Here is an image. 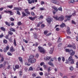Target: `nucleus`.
Returning a JSON list of instances; mask_svg holds the SVG:
<instances>
[{"mask_svg":"<svg viewBox=\"0 0 78 78\" xmlns=\"http://www.w3.org/2000/svg\"><path fill=\"white\" fill-rule=\"evenodd\" d=\"M44 59L45 61H48L49 60V57H45L44 58Z\"/></svg>","mask_w":78,"mask_h":78,"instance_id":"obj_28","label":"nucleus"},{"mask_svg":"<svg viewBox=\"0 0 78 78\" xmlns=\"http://www.w3.org/2000/svg\"><path fill=\"white\" fill-rule=\"evenodd\" d=\"M31 14L32 16H34V15H35L34 13L33 12H31Z\"/></svg>","mask_w":78,"mask_h":78,"instance_id":"obj_60","label":"nucleus"},{"mask_svg":"<svg viewBox=\"0 0 78 78\" xmlns=\"http://www.w3.org/2000/svg\"><path fill=\"white\" fill-rule=\"evenodd\" d=\"M62 61L63 62H64V61H65V58H64V57H62Z\"/></svg>","mask_w":78,"mask_h":78,"instance_id":"obj_59","label":"nucleus"},{"mask_svg":"<svg viewBox=\"0 0 78 78\" xmlns=\"http://www.w3.org/2000/svg\"><path fill=\"white\" fill-rule=\"evenodd\" d=\"M48 75H49V74L48 73H46L45 74V76L46 78H49V76H48Z\"/></svg>","mask_w":78,"mask_h":78,"instance_id":"obj_35","label":"nucleus"},{"mask_svg":"<svg viewBox=\"0 0 78 78\" xmlns=\"http://www.w3.org/2000/svg\"><path fill=\"white\" fill-rule=\"evenodd\" d=\"M4 12H6V13H9L11 16H12V15H13V14H12V12L11 10H8V11L5 10L4 11Z\"/></svg>","mask_w":78,"mask_h":78,"instance_id":"obj_8","label":"nucleus"},{"mask_svg":"<svg viewBox=\"0 0 78 78\" xmlns=\"http://www.w3.org/2000/svg\"><path fill=\"white\" fill-rule=\"evenodd\" d=\"M48 33V31L47 30H45L44 31V35H46V36H49V34L47 35Z\"/></svg>","mask_w":78,"mask_h":78,"instance_id":"obj_14","label":"nucleus"},{"mask_svg":"<svg viewBox=\"0 0 78 78\" xmlns=\"http://www.w3.org/2000/svg\"><path fill=\"white\" fill-rule=\"evenodd\" d=\"M44 64H45L44 62H41L40 64V65L41 66H43V65H44Z\"/></svg>","mask_w":78,"mask_h":78,"instance_id":"obj_48","label":"nucleus"},{"mask_svg":"<svg viewBox=\"0 0 78 78\" xmlns=\"http://www.w3.org/2000/svg\"><path fill=\"white\" fill-rule=\"evenodd\" d=\"M75 2V0H70L68 1L69 3H73Z\"/></svg>","mask_w":78,"mask_h":78,"instance_id":"obj_20","label":"nucleus"},{"mask_svg":"<svg viewBox=\"0 0 78 78\" xmlns=\"http://www.w3.org/2000/svg\"><path fill=\"white\" fill-rule=\"evenodd\" d=\"M69 69L70 71H72L73 70V66H70L69 67Z\"/></svg>","mask_w":78,"mask_h":78,"instance_id":"obj_37","label":"nucleus"},{"mask_svg":"<svg viewBox=\"0 0 78 78\" xmlns=\"http://www.w3.org/2000/svg\"><path fill=\"white\" fill-rule=\"evenodd\" d=\"M58 42H61V38H60V37H59L58 38V41H57Z\"/></svg>","mask_w":78,"mask_h":78,"instance_id":"obj_47","label":"nucleus"},{"mask_svg":"<svg viewBox=\"0 0 78 78\" xmlns=\"http://www.w3.org/2000/svg\"><path fill=\"white\" fill-rule=\"evenodd\" d=\"M27 1L29 4H31L32 3V2L31 0H27Z\"/></svg>","mask_w":78,"mask_h":78,"instance_id":"obj_44","label":"nucleus"},{"mask_svg":"<svg viewBox=\"0 0 78 78\" xmlns=\"http://www.w3.org/2000/svg\"><path fill=\"white\" fill-rule=\"evenodd\" d=\"M18 11H21L22 10V8L20 7L18 8Z\"/></svg>","mask_w":78,"mask_h":78,"instance_id":"obj_64","label":"nucleus"},{"mask_svg":"<svg viewBox=\"0 0 78 78\" xmlns=\"http://www.w3.org/2000/svg\"><path fill=\"white\" fill-rule=\"evenodd\" d=\"M41 5H45V2H44L43 1H41Z\"/></svg>","mask_w":78,"mask_h":78,"instance_id":"obj_52","label":"nucleus"},{"mask_svg":"<svg viewBox=\"0 0 78 78\" xmlns=\"http://www.w3.org/2000/svg\"><path fill=\"white\" fill-rule=\"evenodd\" d=\"M3 36H4L3 34V33H2L1 35H0V38H2V37H3Z\"/></svg>","mask_w":78,"mask_h":78,"instance_id":"obj_50","label":"nucleus"},{"mask_svg":"<svg viewBox=\"0 0 78 78\" xmlns=\"http://www.w3.org/2000/svg\"><path fill=\"white\" fill-rule=\"evenodd\" d=\"M5 23L7 26H8V27H10L11 26V24L9 22H8L7 21H5Z\"/></svg>","mask_w":78,"mask_h":78,"instance_id":"obj_16","label":"nucleus"},{"mask_svg":"<svg viewBox=\"0 0 78 78\" xmlns=\"http://www.w3.org/2000/svg\"><path fill=\"white\" fill-rule=\"evenodd\" d=\"M15 68H16V69H19V65H15Z\"/></svg>","mask_w":78,"mask_h":78,"instance_id":"obj_41","label":"nucleus"},{"mask_svg":"<svg viewBox=\"0 0 78 78\" xmlns=\"http://www.w3.org/2000/svg\"><path fill=\"white\" fill-rule=\"evenodd\" d=\"M53 58H51L50 61H49V65L50 66H51V67H54V64H53V63L51 62H53Z\"/></svg>","mask_w":78,"mask_h":78,"instance_id":"obj_3","label":"nucleus"},{"mask_svg":"<svg viewBox=\"0 0 78 78\" xmlns=\"http://www.w3.org/2000/svg\"><path fill=\"white\" fill-rule=\"evenodd\" d=\"M62 45V43H60V44H58V47H61V46Z\"/></svg>","mask_w":78,"mask_h":78,"instance_id":"obj_58","label":"nucleus"},{"mask_svg":"<svg viewBox=\"0 0 78 78\" xmlns=\"http://www.w3.org/2000/svg\"><path fill=\"white\" fill-rule=\"evenodd\" d=\"M58 9L59 11H62V7H61L59 8Z\"/></svg>","mask_w":78,"mask_h":78,"instance_id":"obj_38","label":"nucleus"},{"mask_svg":"<svg viewBox=\"0 0 78 78\" xmlns=\"http://www.w3.org/2000/svg\"><path fill=\"white\" fill-rule=\"evenodd\" d=\"M53 17L55 20H58L59 17H58V15H55L53 16Z\"/></svg>","mask_w":78,"mask_h":78,"instance_id":"obj_12","label":"nucleus"},{"mask_svg":"<svg viewBox=\"0 0 78 78\" xmlns=\"http://www.w3.org/2000/svg\"><path fill=\"white\" fill-rule=\"evenodd\" d=\"M16 14H18V15H19V16H21V15L20 12L18 10L16 11Z\"/></svg>","mask_w":78,"mask_h":78,"instance_id":"obj_34","label":"nucleus"},{"mask_svg":"<svg viewBox=\"0 0 78 78\" xmlns=\"http://www.w3.org/2000/svg\"><path fill=\"white\" fill-rule=\"evenodd\" d=\"M35 39H37V35L36 34H35L34 36Z\"/></svg>","mask_w":78,"mask_h":78,"instance_id":"obj_53","label":"nucleus"},{"mask_svg":"<svg viewBox=\"0 0 78 78\" xmlns=\"http://www.w3.org/2000/svg\"><path fill=\"white\" fill-rule=\"evenodd\" d=\"M72 23L73 24H74V25H76V22H75V21H74V20H72Z\"/></svg>","mask_w":78,"mask_h":78,"instance_id":"obj_45","label":"nucleus"},{"mask_svg":"<svg viewBox=\"0 0 78 78\" xmlns=\"http://www.w3.org/2000/svg\"><path fill=\"white\" fill-rule=\"evenodd\" d=\"M22 16L21 17V18H23V17H25L27 15L25 14V12H22Z\"/></svg>","mask_w":78,"mask_h":78,"instance_id":"obj_21","label":"nucleus"},{"mask_svg":"<svg viewBox=\"0 0 78 78\" xmlns=\"http://www.w3.org/2000/svg\"><path fill=\"white\" fill-rule=\"evenodd\" d=\"M10 21H14V19L12 18H10Z\"/></svg>","mask_w":78,"mask_h":78,"instance_id":"obj_54","label":"nucleus"},{"mask_svg":"<svg viewBox=\"0 0 78 78\" xmlns=\"http://www.w3.org/2000/svg\"><path fill=\"white\" fill-rule=\"evenodd\" d=\"M42 23V22H39V23L37 24V27H40V25H41Z\"/></svg>","mask_w":78,"mask_h":78,"instance_id":"obj_26","label":"nucleus"},{"mask_svg":"<svg viewBox=\"0 0 78 78\" xmlns=\"http://www.w3.org/2000/svg\"><path fill=\"white\" fill-rule=\"evenodd\" d=\"M43 73L42 72H41L39 73V74L41 76H42V75H43Z\"/></svg>","mask_w":78,"mask_h":78,"instance_id":"obj_62","label":"nucleus"},{"mask_svg":"<svg viewBox=\"0 0 78 78\" xmlns=\"http://www.w3.org/2000/svg\"><path fill=\"white\" fill-rule=\"evenodd\" d=\"M58 61H61V58L60 57H59L58 58Z\"/></svg>","mask_w":78,"mask_h":78,"instance_id":"obj_57","label":"nucleus"},{"mask_svg":"<svg viewBox=\"0 0 78 78\" xmlns=\"http://www.w3.org/2000/svg\"><path fill=\"white\" fill-rule=\"evenodd\" d=\"M9 30L11 31H13V32H15V31H16V30L12 28H10L9 29Z\"/></svg>","mask_w":78,"mask_h":78,"instance_id":"obj_24","label":"nucleus"},{"mask_svg":"<svg viewBox=\"0 0 78 78\" xmlns=\"http://www.w3.org/2000/svg\"><path fill=\"white\" fill-rule=\"evenodd\" d=\"M9 45H7L6 46L5 49H6V50H9Z\"/></svg>","mask_w":78,"mask_h":78,"instance_id":"obj_40","label":"nucleus"},{"mask_svg":"<svg viewBox=\"0 0 78 78\" xmlns=\"http://www.w3.org/2000/svg\"><path fill=\"white\" fill-rule=\"evenodd\" d=\"M51 18L49 19V24H50L51 23Z\"/></svg>","mask_w":78,"mask_h":78,"instance_id":"obj_56","label":"nucleus"},{"mask_svg":"<svg viewBox=\"0 0 78 78\" xmlns=\"http://www.w3.org/2000/svg\"><path fill=\"white\" fill-rule=\"evenodd\" d=\"M36 18H37V16H35L33 18L32 17H29V19H30V20H32V21H34V20L36 19Z\"/></svg>","mask_w":78,"mask_h":78,"instance_id":"obj_9","label":"nucleus"},{"mask_svg":"<svg viewBox=\"0 0 78 78\" xmlns=\"http://www.w3.org/2000/svg\"><path fill=\"white\" fill-rule=\"evenodd\" d=\"M54 50V48H51L50 51H49V53L50 54H52L53 53V51Z\"/></svg>","mask_w":78,"mask_h":78,"instance_id":"obj_15","label":"nucleus"},{"mask_svg":"<svg viewBox=\"0 0 78 78\" xmlns=\"http://www.w3.org/2000/svg\"><path fill=\"white\" fill-rule=\"evenodd\" d=\"M64 16L63 15H61L60 16H59L58 17V20L59 21H61L62 22V21H63L64 20Z\"/></svg>","mask_w":78,"mask_h":78,"instance_id":"obj_5","label":"nucleus"},{"mask_svg":"<svg viewBox=\"0 0 78 78\" xmlns=\"http://www.w3.org/2000/svg\"><path fill=\"white\" fill-rule=\"evenodd\" d=\"M72 16V15H70V16L66 15V17L67 18V20H64L65 22H67L68 20H70V18H71Z\"/></svg>","mask_w":78,"mask_h":78,"instance_id":"obj_6","label":"nucleus"},{"mask_svg":"<svg viewBox=\"0 0 78 78\" xmlns=\"http://www.w3.org/2000/svg\"><path fill=\"white\" fill-rule=\"evenodd\" d=\"M3 67V64H0V69H2V67Z\"/></svg>","mask_w":78,"mask_h":78,"instance_id":"obj_61","label":"nucleus"},{"mask_svg":"<svg viewBox=\"0 0 78 78\" xmlns=\"http://www.w3.org/2000/svg\"><path fill=\"white\" fill-rule=\"evenodd\" d=\"M40 10H41V11H44V10H45V8H40Z\"/></svg>","mask_w":78,"mask_h":78,"instance_id":"obj_51","label":"nucleus"},{"mask_svg":"<svg viewBox=\"0 0 78 78\" xmlns=\"http://www.w3.org/2000/svg\"><path fill=\"white\" fill-rule=\"evenodd\" d=\"M24 11L26 12V13L28 14V15H30V12L28 11V9H24Z\"/></svg>","mask_w":78,"mask_h":78,"instance_id":"obj_11","label":"nucleus"},{"mask_svg":"<svg viewBox=\"0 0 78 78\" xmlns=\"http://www.w3.org/2000/svg\"><path fill=\"white\" fill-rule=\"evenodd\" d=\"M19 61H20L21 62H23V59H22V57H19Z\"/></svg>","mask_w":78,"mask_h":78,"instance_id":"obj_29","label":"nucleus"},{"mask_svg":"<svg viewBox=\"0 0 78 78\" xmlns=\"http://www.w3.org/2000/svg\"><path fill=\"white\" fill-rule=\"evenodd\" d=\"M37 75V74H36V73H34L32 74V76L34 77H35V76H36Z\"/></svg>","mask_w":78,"mask_h":78,"instance_id":"obj_43","label":"nucleus"},{"mask_svg":"<svg viewBox=\"0 0 78 78\" xmlns=\"http://www.w3.org/2000/svg\"><path fill=\"white\" fill-rule=\"evenodd\" d=\"M3 43H4V44H7V43H8V41H7V40L5 39H4L3 41Z\"/></svg>","mask_w":78,"mask_h":78,"instance_id":"obj_31","label":"nucleus"},{"mask_svg":"<svg viewBox=\"0 0 78 78\" xmlns=\"http://www.w3.org/2000/svg\"><path fill=\"white\" fill-rule=\"evenodd\" d=\"M34 56L33 55H31L29 57V59H28V60L32 59H34Z\"/></svg>","mask_w":78,"mask_h":78,"instance_id":"obj_17","label":"nucleus"},{"mask_svg":"<svg viewBox=\"0 0 78 78\" xmlns=\"http://www.w3.org/2000/svg\"><path fill=\"white\" fill-rule=\"evenodd\" d=\"M72 45L70 44H69L68 45L67 47H69V48H72Z\"/></svg>","mask_w":78,"mask_h":78,"instance_id":"obj_49","label":"nucleus"},{"mask_svg":"<svg viewBox=\"0 0 78 78\" xmlns=\"http://www.w3.org/2000/svg\"><path fill=\"white\" fill-rule=\"evenodd\" d=\"M66 24H65V23H62V24L60 25V27L61 28H64Z\"/></svg>","mask_w":78,"mask_h":78,"instance_id":"obj_22","label":"nucleus"},{"mask_svg":"<svg viewBox=\"0 0 78 78\" xmlns=\"http://www.w3.org/2000/svg\"><path fill=\"white\" fill-rule=\"evenodd\" d=\"M72 51V50H70V49H65V51H66V52H69V53H70V52L71 51Z\"/></svg>","mask_w":78,"mask_h":78,"instance_id":"obj_18","label":"nucleus"},{"mask_svg":"<svg viewBox=\"0 0 78 78\" xmlns=\"http://www.w3.org/2000/svg\"><path fill=\"white\" fill-rule=\"evenodd\" d=\"M71 52H70V56H73V55H75V51H73V50H72Z\"/></svg>","mask_w":78,"mask_h":78,"instance_id":"obj_10","label":"nucleus"},{"mask_svg":"<svg viewBox=\"0 0 78 78\" xmlns=\"http://www.w3.org/2000/svg\"><path fill=\"white\" fill-rule=\"evenodd\" d=\"M68 30H66V32L68 34H71V32H70V28L69 27H67Z\"/></svg>","mask_w":78,"mask_h":78,"instance_id":"obj_13","label":"nucleus"},{"mask_svg":"<svg viewBox=\"0 0 78 78\" xmlns=\"http://www.w3.org/2000/svg\"><path fill=\"white\" fill-rule=\"evenodd\" d=\"M15 51H16V50L14 48L13 46H12L10 47L9 51L11 52V53H13V52H14Z\"/></svg>","mask_w":78,"mask_h":78,"instance_id":"obj_7","label":"nucleus"},{"mask_svg":"<svg viewBox=\"0 0 78 78\" xmlns=\"http://www.w3.org/2000/svg\"><path fill=\"white\" fill-rule=\"evenodd\" d=\"M43 67H44V69H47V68H48V66L46 65H43Z\"/></svg>","mask_w":78,"mask_h":78,"instance_id":"obj_46","label":"nucleus"},{"mask_svg":"<svg viewBox=\"0 0 78 78\" xmlns=\"http://www.w3.org/2000/svg\"><path fill=\"white\" fill-rule=\"evenodd\" d=\"M68 59L69 61H71L70 62V64H74V60L72 58V56H70L69 57Z\"/></svg>","mask_w":78,"mask_h":78,"instance_id":"obj_4","label":"nucleus"},{"mask_svg":"<svg viewBox=\"0 0 78 78\" xmlns=\"http://www.w3.org/2000/svg\"><path fill=\"white\" fill-rule=\"evenodd\" d=\"M17 25L18 26H20L22 25V23H21V22H19L17 23Z\"/></svg>","mask_w":78,"mask_h":78,"instance_id":"obj_33","label":"nucleus"},{"mask_svg":"<svg viewBox=\"0 0 78 78\" xmlns=\"http://www.w3.org/2000/svg\"><path fill=\"white\" fill-rule=\"evenodd\" d=\"M52 8H53V9H54L55 11L56 12H57V11H58V9H57V8L55 6H53L52 7Z\"/></svg>","mask_w":78,"mask_h":78,"instance_id":"obj_19","label":"nucleus"},{"mask_svg":"<svg viewBox=\"0 0 78 78\" xmlns=\"http://www.w3.org/2000/svg\"><path fill=\"white\" fill-rule=\"evenodd\" d=\"M38 57H39V54H37L35 56L36 58H38Z\"/></svg>","mask_w":78,"mask_h":78,"instance_id":"obj_55","label":"nucleus"},{"mask_svg":"<svg viewBox=\"0 0 78 78\" xmlns=\"http://www.w3.org/2000/svg\"><path fill=\"white\" fill-rule=\"evenodd\" d=\"M4 61V57L3 56L1 57V59L0 61V62H2Z\"/></svg>","mask_w":78,"mask_h":78,"instance_id":"obj_25","label":"nucleus"},{"mask_svg":"<svg viewBox=\"0 0 78 78\" xmlns=\"http://www.w3.org/2000/svg\"><path fill=\"white\" fill-rule=\"evenodd\" d=\"M14 45L15 46H17V44H16V39H14Z\"/></svg>","mask_w":78,"mask_h":78,"instance_id":"obj_32","label":"nucleus"},{"mask_svg":"<svg viewBox=\"0 0 78 78\" xmlns=\"http://www.w3.org/2000/svg\"><path fill=\"white\" fill-rule=\"evenodd\" d=\"M45 25L44 24H42L41 25V28H44L45 27Z\"/></svg>","mask_w":78,"mask_h":78,"instance_id":"obj_42","label":"nucleus"},{"mask_svg":"<svg viewBox=\"0 0 78 78\" xmlns=\"http://www.w3.org/2000/svg\"><path fill=\"white\" fill-rule=\"evenodd\" d=\"M72 48H73V49H76V46L75 45V44H73L72 46Z\"/></svg>","mask_w":78,"mask_h":78,"instance_id":"obj_23","label":"nucleus"},{"mask_svg":"<svg viewBox=\"0 0 78 78\" xmlns=\"http://www.w3.org/2000/svg\"><path fill=\"white\" fill-rule=\"evenodd\" d=\"M38 50L41 53L44 54L45 53V50L43 48V47H41V46H39L38 47Z\"/></svg>","mask_w":78,"mask_h":78,"instance_id":"obj_1","label":"nucleus"},{"mask_svg":"<svg viewBox=\"0 0 78 78\" xmlns=\"http://www.w3.org/2000/svg\"><path fill=\"white\" fill-rule=\"evenodd\" d=\"M7 55L9 56H12V54H11V52H7Z\"/></svg>","mask_w":78,"mask_h":78,"instance_id":"obj_39","label":"nucleus"},{"mask_svg":"<svg viewBox=\"0 0 78 78\" xmlns=\"http://www.w3.org/2000/svg\"><path fill=\"white\" fill-rule=\"evenodd\" d=\"M1 30L3 31H6V29L5 27H1Z\"/></svg>","mask_w":78,"mask_h":78,"instance_id":"obj_27","label":"nucleus"},{"mask_svg":"<svg viewBox=\"0 0 78 78\" xmlns=\"http://www.w3.org/2000/svg\"><path fill=\"white\" fill-rule=\"evenodd\" d=\"M8 8H10V9H12V8H13V6L12 5H8L7 6Z\"/></svg>","mask_w":78,"mask_h":78,"instance_id":"obj_30","label":"nucleus"},{"mask_svg":"<svg viewBox=\"0 0 78 78\" xmlns=\"http://www.w3.org/2000/svg\"><path fill=\"white\" fill-rule=\"evenodd\" d=\"M28 62H30L31 64H34L36 61V60L35 58H33L30 60H28Z\"/></svg>","mask_w":78,"mask_h":78,"instance_id":"obj_2","label":"nucleus"},{"mask_svg":"<svg viewBox=\"0 0 78 78\" xmlns=\"http://www.w3.org/2000/svg\"><path fill=\"white\" fill-rule=\"evenodd\" d=\"M9 34H10L11 36H12V34H13V33L11 31H9Z\"/></svg>","mask_w":78,"mask_h":78,"instance_id":"obj_36","label":"nucleus"},{"mask_svg":"<svg viewBox=\"0 0 78 78\" xmlns=\"http://www.w3.org/2000/svg\"><path fill=\"white\" fill-rule=\"evenodd\" d=\"M18 7H14V10H17Z\"/></svg>","mask_w":78,"mask_h":78,"instance_id":"obj_63","label":"nucleus"}]
</instances>
